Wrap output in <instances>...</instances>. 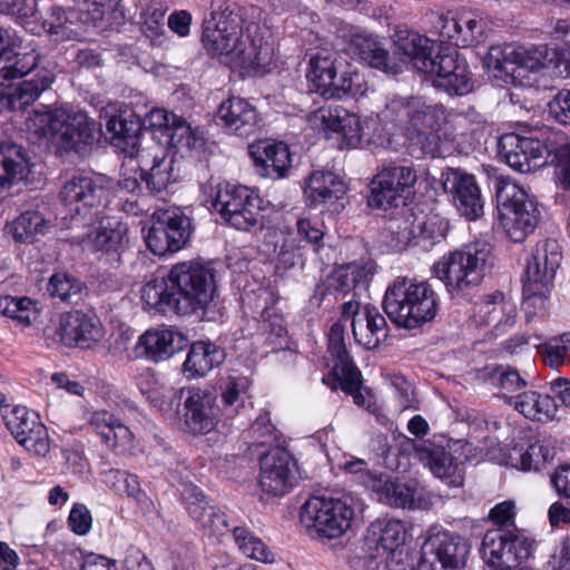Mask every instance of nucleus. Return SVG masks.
Wrapping results in <instances>:
<instances>
[{"instance_id": "4be33fe9", "label": "nucleus", "mask_w": 570, "mask_h": 570, "mask_svg": "<svg viewBox=\"0 0 570 570\" xmlns=\"http://www.w3.org/2000/svg\"><path fill=\"white\" fill-rule=\"evenodd\" d=\"M3 420L12 436L27 451L42 456L49 452L48 431L37 412L14 406L3 415Z\"/></svg>"}, {"instance_id": "4468645a", "label": "nucleus", "mask_w": 570, "mask_h": 570, "mask_svg": "<svg viewBox=\"0 0 570 570\" xmlns=\"http://www.w3.org/2000/svg\"><path fill=\"white\" fill-rule=\"evenodd\" d=\"M485 65L499 72L498 76L505 82L519 81L521 86H531L530 80L523 81L521 78L528 72L535 75L549 67L553 68L554 56L553 50L550 51L546 46L525 49L509 43L490 47Z\"/></svg>"}, {"instance_id": "e2e57ef3", "label": "nucleus", "mask_w": 570, "mask_h": 570, "mask_svg": "<svg viewBox=\"0 0 570 570\" xmlns=\"http://www.w3.org/2000/svg\"><path fill=\"white\" fill-rule=\"evenodd\" d=\"M0 13L17 17L27 29L28 21L37 13V0H0Z\"/></svg>"}, {"instance_id": "39448f33", "label": "nucleus", "mask_w": 570, "mask_h": 570, "mask_svg": "<svg viewBox=\"0 0 570 570\" xmlns=\"http://www.w3.org/2000/svg\"><path fill=\"white\" fill-rule=\"evenodd\" d=\"M397 134L420 145L422 153L436 157L442 140L450 141L455 132L464 134L473 112L454 109H396Z\"/></svg>"}, {"instance_id": "338daca9", "label": "nucleus", "mask_w": 570, "mask_h": 570, "mask_svg": "<svg viewBox=\"0 0 570 570\" xmlns=\"http://www.w3.org/2000/svg\"><path fill=\"white\" fill-rule=\"evenodd\" d=\"M128 498L135 500L144 512H149L154 508V503L147 493L140 488L138 476L129 474L124 487V493Z\"/></svg>"}, {"instance_id": "473e14b6", "label": "nucleus", "mask_w": 570, "mask_h": 570, "mask_svg": "<svg viewBox=\"0 0 570 570\" xmlns=\"http://www.w3.org/2000/svg\"><path fill=\"white\" fill-rule=\"evenodd\" d=\"M414 456L428 465L431 472L440 479H450V484L461 483V463L453 458L450 451L431 442L410 441Z\"/></svg>"}, {"instance_id": "13d9d810", "label": "nucleus", "mask_w": 570, "mask_h": 570, "mask_svg": "<svg viewBox=\"0 0 570 570\" xmlns=\"http://www.w3.org/2000/svg\"><path fill=\"white\" fill-rule=\"evenodd\" d=\"M556 167V176L561 186L570 190V141L559 132L558 142L554 144L549 160Z\"/></svg>"}, {"instance_id": "72a5a7b5", "label": "nucleus", "mask_w": 570, "mask_h": 570, "mask_svg": "<svg viewBox=\"0 0 570 570\" xmlns=\"http://www.w3.org/2000/svg\"><path fill=\"white\" fill-rule=\"evenodd\" d=\"M250 154L258 174L263 177L284 178L292 167L288 146L283 141H261L252 147Z\"/></svg>"}, {"instance_id": "a19ab883", "label": "nucleus", "mask_w": 570, "mask_h": 570, "mask_svg": "<svg viewBox=\"0 0 570 570\" xmlns=\"http://www.w3.org/2000/svg\"><path fill=\"white\" fill-rule=\"evenodd\" d=\"M373 276L371 266L348 264L338 267L327 278V289L336 295L345 296L353 293V298L367 289Z\"/></svg>"}, {"instance_id": "393cba45", "label": "nucleus", "mask_w": 570, "mask_h": 570, "mask_svg": "<svg viewBox=\"0 0 570 570\" xmlns=\"http://www.w3.org/2000/svg\"><path fill=\"white\" fill-rule=\"evenodd\" d=\"M441 40L455 47H471L483 39L485 23L471 11L461 10L440 14L434 22Z\"/></svg>"}, {"instance_id": "bb28decb", "label": "nucleus", "mask_w": 570, "mask_h": 570, "mask_svg": "<svg viewBox=\"0 0 570 570\" xmlns=\"http://www.w3.org/2000/svg\"><path fill=\"white\" fill-rule=\"evenodd\" d=\"M220 417L216 397L208 391L191 389L184 402L183 430L193 435L212 432Z\"/></svg>"}, {"instance_id": "052dcab7", "label": "nucleus", "mask_w": 570, "mask_h": 570, "mask_svg": "<svg viewBox=\"0 0 570 570\" xmlns=\"http://www.w3.org/2000/svg\"><path fill=\"white\" fill-rule=\"evenodd\" d=\"M249 434L253 443L259 446H272L278 442V431L272 424L269 413H261L252 423Z\"/></svg>"}, {"instance_id": "a211bd4d", "label": "nucleus", "mask_w": 570, "mask_h": 570, "mask_svg": "<svg viewBox=\"0 0 570 570\" xmlns=\"http://www.w3.org/2000/svg\"><path fill=\"white\" fill-rule=\"evenodd\" d=\"M416 180L417 175L413 166L396 161L380 164L370 183L368 206L384 210L399 207L412 193Z\"/></svg>"}, {"instance_id": "bf43d9fd", "label": "nucleus", "mask_w": 570, "mask_h": 570, "mask_svg": "<svg viewBox=\"0 0 570 570\" xmlns=\"http://www.w3.org/2000/svg\"><path fill=\"white\" fill-rule=\"evenodd\" d=\"M47 289L50 296L71 302L80 296L82 283L67 273H57L50 277Z\"/></svg>"}, {"instance_id": "ea45409f", "label": "nucleus", "mask_w": 570, "mask_h": 570, "mask_svg": "<svg viewBox=\"0 0 570 570\" xmlns=\"http://www.w3.org/2000/svg\"><path fill=\"white\" fill-rule=\"evenodd\" d=\"M30 173V161L21 146L12 142L0 145V193L24 180Z\"/></svg>"}, {"instance_id": "f03ea898", "label": "nucleus", "mask_w": 570, "mask_h": 570, "mask_svg": "<svg viewBox=\"0 0 570 570\" xmlns=\"http://www.w3.org/2000/svg\"><path fill=\"white\" fill-rule=\"evenodd\" d=\"M212 21L203 31L207 52L219 57L232 69L256 71L267 67L274 57L267 29L259 22L261 9L242 7L230 0H213Z\"/></svg>"}, {"instance_id": "1a4fd4ad", "label": "nucleus", "mask_w": 570, "mask_h": 570, "mask_svg": "<svg viewBox=\"0 0 570 570\" xmlns=\"http://www.w3.org/2000/svg\"><path fill=\"white\" fill-rule=\"evenodd\" d=\"M312 91L325 99H357L367 90L363 77L338 52L320 50L309 59L306 72Z\"/></svg>"}, {"instance_id": "7c9ffc66", "label": "nucleus", "mask_w": 570, "mask_h": 570, "mask_svg": "<svg viewBox=\"0 0 570 570\" xmlns=\"http://www.w3.org/2000/svg\"><path fill=\"white\" fill-rule=\"evenodd\" d=\"M561 259L560 245L556 239L538 242L527 262L525 281L551 286Z\"/></svg>"}, {"instance_id": "09e8293b", "label": "nucleus", "mask_w": 570, "mask_h": 570, "mask_svg": "<svg viewBox=\"0 0 570 570\" xmlns=\"http://www.w3.org/2000/svg\"><path fill=\"white\" fill-rule=\"evenodd\" d=\"M49 229V223L38 212H24L11 225V233L17 242L32 243L43 236Z\"/></svg>"}, {"instance_id": "2f4dec72", "label": "nucleus", "mask_w": 570, "mask_h": 570, "mask_svg": "<svg viewBox=\"0 0 570 570\" xmlns=\"http://www.w3.org/2000/svg\"><path fill=\"white\" fill-rule=\"evenodd\" d=\"M126 233V224L112 217L101 219L99 226L94 230L76 234L73 239L83 247L95 252H104L116 258L124 247Z\"/></svg>"}, {"instance_id": "49530a36", "label": "nucleus", "mask_w": 570, "mask_h": 570, "mask_svg": "<svg viewBox=\"0 0 570 570\" xmlns=\"http://www.w3.org/2000/svg\"><path fill=\"white\" fill-rule=\"evenodd\" d=\"M49 87L45 79L29 80L17 87L0 88V107H28Z\"/></svg>"}, {"instance_id": "2eb2a0df", "label": "nucleus", "mask_w": 570, "mask_h": 570, "mask_svg": "<svg viewBox=\"0 0 570 570\" xmlns=\"http://www.w3.org/2000/svg\"><path fill=\"white\" fill-rule=\"evenodd\" d=\"M558 137L559 131L549 126L531 131L528 136L508 132L499 139V154L511 168L530 173L548 163Z\"/></svg>"}, {"instance_id": "864d4df0", "label": "nucleus", "mask_w": 570, "mask_h": 570, "mask_svg": "<svg viewBox=\"0 0 570 570\" xmlns=\"http://www.w3.org/2000/svg\"><path fill=\"white\" fill-rule=\"evenodd\" d=\"M167 9L164 0H149L141 7L139 23L142 32L151 41H156L165 33L164 18Z\"/></svg>"}, {"instance_id": "f3484780", "label": "nucleus", "mask_w": 570, "mask_h": 570, "mask_svg": "<svg viewBox=\"0 0 570 570\" xmlns=\"http://www.w3.org/2000/svg\"><path fill=\"white\" fill-rule=\"evenodd\" d=\"M106 195L104 186L91 177L75 176L67 180L60 191V198L68 210V228H90L98 219V209Z\"/></svg>"}, {"instance_id": "0e129e2a", "label": "nucleus", "mask_w": 570, "mask_h": 570, "mask_svg": "<svg viewBox=\"0 0 570 570\" xmlns=\"http://www.w3.org/2000/svg\"><path fill=\"white\" fill-rule=\"evenodd\" d=\"M262 330L266 334L267 341L275 347H283L286 343L287 330L281 316L272 317L268 312H265Z\"/></svg>"}, {"instance_id": "4c0bfd02", "label": "nucleus", "mask_w": 570, "mask_h": 570, "mask_svg": "<svg viewBox=\"0 0 570 570\" xmlns=\"http://www.w3.org/2000/svg\"><path fill=\"white\" fill-rule=\"evenodd\" d=\"M505 402L524 417L542 423L552 421L558 411L552 396L534 390L522 391L515 395H505Z\"/></svg>"}, {"instance_id": "f257e3e1", "label": "nucleus", "mask_w": 570, "mask_h": 570, "mask_svg": "<svg viewBox=\"0 0 570 570\" xmlns=\"http://www.w3.org/2000/svg\"><path fill=\"white\" fill-rule=\"evenodd\" d=\"M347 50L370 67L392 76L401 72L405 63H412L419 71L433 76L434 87L450 96L472 90L468 66L459 59V52L450 48L442 52L439 43L413 31L397 36L394 56L380 40L361 33L351 37Z\"/></svg>"}, {"instance_id": "f704fd0d", "label": "nucleus", "mask_w": 570, "mask_h": 570, "mask_svg": "<svg viewBox=\"0 0 570 570\" xmlns=\"http://www.w3.org/2000/svg\"><path fill=\"white\" fill-rule=\"evenodd\" d=\"M346 193L345 183L333 171L317 170L313 171L304 194L309 205L317 208L320 206L333 210H337V202L343 198Z\"/></svg>"}, {"instance_id": "0eeeda50", "label": "nucleus", "mask_w": 570, "mask_h": 570, "mask_svg": "<svg viewBox=\"0 0 570 570\" xmlns=\"http://www.w3.org/2000/svg\"><path fill=\"white\" fill-rule=\"evenodd\" d=\"M439 295L426 281L406 276L393 279L384 294L382 307L399 327L414 330L431 322L438 314Z\"/></svg>"}, {"instance_id": "3c124183", "label": "nucleus", "mask_w": 570, "mask_h": 570, "mask_svg": "<svg viewBox=\"0 0 570 570\" xmlns=\"http://www.w3.org/2000/svg\"><path fill=\"white\" fill-rule=\"evenodd\" d=\"M448 224L438 216L426 217L412 226L411 235L413 243L430 249L445 238Z\"/></svg>"}, {"instance_id": "20e7f679", "label": "nucleus", "mask_w": 570, "mask_h": 570, "mask_svg": "<svg viewBox=\"0 0 570 570\" xmlns=\"http://www.w3.org/2000/svg\"><path fill=\"white\" fill-rule=\"evenodd\" d=\"M396 109H314L306 117L308 127L325 139L336 138L338 148H357L363 142L383 146L397 134Z\"/></svg>"}, {"instance_id": "680f3d73", "label": "nucleus", "mask_w": 570, "mask_h": 570, "mask_svg": "<svg viewBox=\"0 0 570 570\" xmlns=\"http://www.w3.org/2000/svg\"><path fill=\"white\" fill-rule=\"evenodd\" d=\"M297 235L317 252L325 235L324 224L318 219L302 217L296 222Z\"/></svg>"}, {"instance_id": "a878e982", "label": "nucleus", "mask_w": 570, "mask_h": 570, "mask_svg": "<svg viewBox=\"0 0 570 570\" xmlns=\"http://www.w3.org/2000/svg\"><path fill=\"white\" fill-rule=\"evenodd\" d=\"M295 461L281 446L271 448L261 459L259 485L263 492L284 495L293 485Z\"/></svg>"}, {"instance_id": "79ce46f5", "label": "nucleus", "mask_w": 570, "mask_h": 570, "mask_svg": "<svg viewBox=\"0 0 570 570\" xmlns=\"http://www.w3.org/2000/svg\"><path fill=\"white\" fill-rule=\"evenodd\" d=\"M212 120L226 132L240 137L250 136L264 126L257 109H215Z\"/></svg>"}, {"instance_id": "423d86ee", "label": "nucleus", "mask_w": 570, "mask_h": 570, "mask_svg": "<svg viewBox=\"0 0 570 570\" xmlns=\"http://www.w3.org/2000/svg\"><path fill=\"white\" fill-rule=\"evenodd\" d=\"M26 128L39 139H46L65 151H86L96 141V122L81 109H33Z\"/></svg>"}, {"instance_id": "58836bf2", "label": "nucleus", "mask_w": 570, "mask_h": 570, "mask_svg": "<svg viewBox=\"0 0 570 570\" xmlns=\"http://www.w3.org/2000/svg\"><path fill=\"white\" fill-rule=\"evenodd\" d=\"M225 351L209 341H197L190 345L183 364L187 379L203 377L225 360Z\"/></svg>"}, {"instance_id": "5fc2aeb1", "label": "nucleus", "mask_w": 570, "mask_h": 570, "mask_svg": "<svg viewBox=\"0 0 570 570\" xmlns=\"http://www.w3.org/2000/svg\"><path fill=\"white\" fill-rule=\"evenodd\" d=\"M249 387L246 376H228L222 392L223 412L227 417L238 414L245 405V395Z\"/></svg>"}, {"instance_id": "de8ad7c7", "label": "nucleus", "mask_w": 570, "mask_h": 570, "mask_svg": "<svg viewBox=\"0 0 570 570\" xmlns=\"http://www.w3.org/2000/svg\"><path fill=\"white\" fill-rule=\"evenodd\" d=\"M371 488L377 493L379 500L385 504L405 508L414 502V490L391 479L371 478Z\"/></svg>"}, {"instance_id": "37998d69", "label": "nucleus", "mask_w": 570, "mask_h": 570, "mask_svg": "<svg viewBox=\"0 0 570 570\" xmlns=\"http://www.w3.org/2000/svg\"><path fill=\"white\" fill-rule=\"evenodd\" d=\"M89 424L111 449L126 445L132 436L130 430L117 416L105 410L94 412Z\"/></svg>"}, {"instance_id": "6e6d98bb", "label": "nucleus", "mask_w": 570, "mask_h": 570, "mask_svg": "<svg viewBox=\"0 0 570 570\" xmlns=\"http://www.w3.org/2000/svg\"><path fill=\"white\" fill-rule=\"evenodd\" d=\"M36 302L29 297H12L10 295H0V314L18 321L24 326H29L32 316L36 315Z\"/></svg>"}, {"instance_id": "aec40b11", "label": "nucleus", "mask_w": 570, "mask_h": 570, "mask_svg": "<svg viewBox=\"0 0 570 570\" xmlns=\"http://www.w3.org/2000/svg\"><path fill=\"white\" fill-rule=\"evenodd\" d=\"M482 546L489 564L497 570L517 568L532 552V541L517 529L490 531L484 535Z\"/></svg>"}, {"instance_id": "7ed1b4c3", "label": "nucleus", "mask_w": 570, "mask_h": 570, "mask_svg": "<svg viewBox=\"0 0 570 570\" xmlns=\"http://www.w3.org/2000/svg\"><path fill=\"white\" fill-rule=\"evenodd\" d=\"M210 265L183 262L174 265L166 277H155L141 288V299L150 308L177 315H197L216 321L222 305Z\"/></svg>"}, {"instance_id": "c9c22d12", "label": "nucleus", "mask_w": 570, "mask_h": 570, "mask_svg": "<svg viewBox=\"0 0 570 570\" xmlns=\"http://www.w3.org/2000/svg\"><path fill=\"white\" fill-rule=\"evenodd\" d=\"M405 528L397 519L380 518L371 522L364 537L365 546L370 551H375L371 556L376 558L381 552H394L404 543Z\"/></svg>"}, {"instance_id": "cd10ccee", "label": "nucleus", "mask_w": 570, "mask_h": 570, "mask_svg": "<svg viewBox=\"0 0 570 570\" xmlns=\"http://www.w3.org/2000/svg\"><path fill=\"white\" fill-rule=\"evenodd\" d=\"M55 334L68 347L89 348L102 338L104 331L96 315L73 311L60 316Z\"/></svg>"}, {"instance_id": "b1692460", "label": "nucleus", "mask_w": 570, "mask_h": 570, "mask_svg": "<svg viewBox=\"0 0 570 570\" xmlns=\"http://www.w3.org/2000/svg\"><path fill=\"white\" fill-rule=\"evenodd\" d=\"M131 158H138L140 178L151 194L161 193L178 178L174 155L158 144L141 151L138 148V154Z\"/></svg>"}, {"instance_id": "9b49d317", "label": "nucleus", "mask_w": 570, "mask_h": 570, "mask_svg": "<svg viewBox=\"0 0 570 570\" xmlns=\"http://www.w3.org/2000/svg\"><path fill=\"white\" fill-rule=\"evenodd\" d=\"M491 247L485 242H474L443 256L433 265V274L442 281L452 295L481 284L489 265Z\"/></svg>"}, {"instance_id": "9d476101", "label": "nucleus", "mask_w": 570, "mask_h": 570, "mask_svg": "<svg viewBox=\"0 0 570 570\" xmlns=\"http://www.w3.org/2000/svg\"><path fill=\"white\" fill-rule=\"evenodd\" d=\"M361 511L362 503L352 495H314L302 505L299 521L311 537L332 540L345 534Z\"/></svg>"}, {"instance_id": "5701e85b", "label": "nucleus", "mask_w": 570, "mask_h": 570, "mask_svg": "<svg viewBox=\"0 0 570 570\" xmlns=\"http://www.w3.org/2000/svg\"><path fill=\"white\" fill-rule=\"evenodd\" d=\"M442 185L462 216L476 220L484 214V202L473 175L460 168H446L442 175Z\"/></svg>"}, {"instance_id": "6ab92c4d", "label": "nucleus", "mask_w": 570, "mask_h": 570, "mask_svg": "<svg viewBox=\"0 0 570 570\" xmlns=\"http://www.w3.org/2000/svg\"><path fill=\"white\" fill-rule=\"evenodd\" d=\"M191 220L180 208L158 209L153 215V225L145 240L155 255L180 250L191 235Z\"/></svg>"}, {"instance_id": "69168bd1", "label": "nucleus", "mask_w": 570, "mask_h": 570, "mask_svg": "<svg viewBox=\"0 0 570 570\" xmlns=\"http://www.w3.org/2000/svg\"><path fill=\"white\" fill-rule=\"evenodd\" d=\"M498 386L503 392L518 394L527 386V381L517 370L501 366L498 368Z\"/></svg>"}, {"instance_id": "774afa93", "label": "nucleus", "mask_w": 570, "mask_h": 570, "mask_svg": "<svg viewBox=\"0 0 570 570\" xmlns=\"http://www.w3.org/2000/svg\"><path fill=\"white\" fill-rule=\"evenodd\" d=\"M556 493L570 502V465L559 466L550 476Z\"/></svg>"}, {"instance_id": "c756f323", "label": "nucleus", "mask_w": 570, "mask_h": 570, "mask_svg": "<svg viewBox=\"0 0 570 570\" xmlns=\"http://www.w3.org/2000/svg\"><path fill=\"white\" fill-rule=\"evenodd\" d=\"M186 344V337L171 328H150L141 334L135 346L134 356L153 363L168 360Z\"/></svg>"}, {"instance_id": "e433bc0d", "label": "nucleus", "mask_w": 570, "mask_h": 570, "mask_svg": "<svg viewBox=\"0 0 570 570\" xmlns=\"http://www.w3.org/2000/svg\"><path fill=\"white\" fill-rule=\"evenodd\" d=\"M27 30L33 35L46 32L55 41L71 40L80 35L76 13L60 7H52L41 20L35 17L32 21H28Z\"/></svg>"}, {"instance_id": "8fccbe9b", "label": "nucleus", "mask_w": 570, "mask_h": 570, "mask_svg": "<svg viewBox=\"0 0 570 570\" xmlns=\"http://www.w3.org/2000/svg\"><path fill=\"white\" fill-rule=\"evenodd\" d=\"M202 139L195 134L185 119L178 116L176 121L171 122V127L165 137V144L169 149H174L171 155L180 154L184 157L193 149L202 145Z\"/></svg>"}, {"instance_id": "ddd939ff", "label": "nucleus", "mask_w": 570, "mask_h": 570, "mask_svg": "<svg viewBox=\"0 0 570 570\" xmlns=\"http://www.w3.org/2000/svg\"><path fill=\"white\" fill-rule=\"evenodd\" d=\"M499 220L507 236L520 243L531 234L539 222L540 213L533 196L519 184L509 179L495 183Z\"/></svg>"}, {"instance_id": "dca6fc26", "label": "nucleus", "mask_w": 570, "mask_h": 570, "mask_svg": "<svg viewBox=\"0 0 570 570\" xmlns=\"http://www.w3.org/2000/svg\"><path fill=\"white\" fill-rule=\"evenodd\" d=\"M213 207L236 229L249 230L263 224V199L246 186L219 184Z\"/></svg>"}, {"instance_id": "6e6552de", "label": "nucleus", "mask_w": 570, "mask_h": 570, "mask_svg": "<svg viewBox=\"0 0 570 570\" xmlns=\"http://www.w3.org/2000/svg\"><path fill=\"white\" fill-rule=\"evenodd\" d=\"M183 497L188 514L200 524L206 535L218 538L232 531L235 543L247 558L263 562L272 561V552L265 543L248 529L239 525L237 520L212 504L197 487L187 485Z\"/></svg>"}, {"instance_id": "412c9836", "label": "nucleus", "mask_w": 570, "mask_h": 570, "mask_svg": "<svg viewBox=\"0 0 570 570\" xmlns=\"http://www.w3.org/2000/svg\"><path fill=\"white\" fill-rule=\"evenodd\" d=\"M342 317L351 320L355 342L367 350L376 348L389 336V325L376 306L350 299L342 305Z\"/></svg>"}, {"instance_id": "f8f14e48", "label": "nucleus", "mask_w": 570, "mask_h": 570, "mask_svg": "<svg viewBox=\"0 0 570 570\" xmlns=\"http://www.w3.org/2000/svg\"><path fill=\"white\" fill-rule=\"evenodd\" d=\"M117 111L116 115L106 116V138L111 146L127 157L138 154L142 130L160 132L159 139L165 138L171 122L178 118L168 109H149L142 119L135 114L134 109H117Z\"/></svg>"}, {"instance_id": "603ef678", "label": "nucleus", "mask_w": 570, "mask_h": 570, "mask_svg": "<svg viewBox=\"0 0 570 570\" xmlns=\"http://www.w3.org/2000/svg\"><path fill=\"white\" fill-rule=\"evenodd\" d=\"M509 458L514 468L523 471L540 470L552 458V450L541 442H534L525 450L514 448Z\"/></svg>"}, {"instance_id": "c03bdc74", "label": "nucleus", "mask_w": 570, "mask_h": 570, "mask_svg": "<svg viewBox=\"0 0 570 570\" xmlns=\"http://www.w3.org/2000/svg\"><path fill=\"white\" fill-rule=\"evenodd\" d=\"M517 308L513 303L507 301L502 292L489 295L480 307L481 321L487 325H493L499 332H504L514 324Z\"/></svg>"}, {"instance_id": "c85d7f7f", "label": "nucleus", "mask_w": 570, "mask_h": 570, "mask_svg": "<svg viewBox=\"0 0 570 570\" xmlns=\"http://www.w3.org/2000/svg\"><path fill=\"white\" fill-rule=\"evenodd\" d=\"M422 553L440 564V570H455L465 564L469 544L460 535L442 531L431 534L422 547Z\"/></svg>"}, {"instance_id": "a18cd8bd", "label": "nucleus", "mask_w": 570, "mask_h": 570, "mask_svg": "<svg viewBox=\"0 0 570 570\" xmlns=\"http://www.w3.org/2000/svg\"><path fill=\"white\" fill-rule=\"evenodd\" d=\"M9 42H11L9 40ZM11 43L6 45L0 56V86H3L4 80H12L21 78L29 73L38 61V55L35 50L24 52H12V50H6Z\"/></svg>"}, {"instance_id": "4d7b16f0", "label": "nucleus", "mask_w": 570, "mask_h": 570, "mask_svg": "<svg viewBox=\"0 0 570 570\" xmlns=\"http://www.w3.org/2000/svg\"><path fill=\"white\" fill-rule=\"evenodd\" d=\"M549 291L550 286L524 282L522 309L525 313L527 322H530L533 316L542 315L546 312Z\"/></svg>"}]
</instances>
